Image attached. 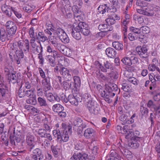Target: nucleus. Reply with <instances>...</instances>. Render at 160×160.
<instances>
[{
    "instance_id": "f257e3e1",
    "label": "nucleus",
    "mask_w": 160,
    "mask_h": 160,
    "mask_svg": "<svg viewBox=\"0 0 160 160\" xmlns=\"http://www.w3.org/2000/svg\"><path fill=\"white\" fill-rule=\"evenodd\" d=\"M117 86L115 84H112L106 87V91H104L101 94L102 97L104 98L108 103H112V101L111 98L115 95V92L118 90Z\"/></svg>"
},
{
    "instance_id": "f03ea898",
    "label": "nucleus",
    "mask_w": 160,
    "mask_h": 160,
    "mask_svg": "<svg viewBox=\"0 0 160 160\" xmlns=\"http://www.w3.org/2000/svg\"><path fill=\"white\" fill-rule=\"evenodd\" d=\"M13 46V49L22 50L25 53L29 52L30 46L29 41L28 39H26L24 40H21L18 42L14 43Z\"/></svg>"
},
{
    "instance_id": "7ed1b4c3",
    "label": "nucleus",
    "mask_w": 160,
    "mask_h": 160,
    "mask_svg": "<svg viewBox=\"0 0 160 160\" xmlns=\"http://www.w3.org/2000/svg\"><path fill=\"white\" fill-rule=\"evenodd\" d=\"M94 64L97 68H99L102 71L104 72H107L113 69V64L109 61L106 60L104 62V67L98 61H96Z\"/></svg>"
},
{
    "instance_id": "20e7f679",
    "label": "nucleus",
    "mask_w": 160,
    "mask_h": 160,
    "mask_svg": "<svg viewBox=\"0 0 160 160\" xmlns=\"http://www.w3.org/2000/svg\"><path fill=\"white\" fill-rule=\"evenodd\" d=\"M87 108L91 114L97 115L99 113L100 109L97 103L94 101L86 105Z\"/></svg>"
},
{
    "instance_id": "39448f33",
    "label": "nucleus",
    "mask_w": 160,
    "mask_h": 160,
    "mask_svg": "<svg viewBox=\"0 0 160 160\" xmlns=\"http://www.w3.org/2000/svg\"><path fill=\"white\" fill-rule=\"evenodd\" d=\"M6 27L7 32L9 35L12 36L16 33L17 27L14 22L11 21H8L6 23Z\"/></svg>"
},
{
    "instance_id": "423d86ee",
    "label": "nucleus",
    "mask_w": 160,
    "mask_h": 160,
    "mask_svg": "<svg viewBox=\"0 0 160 160\" xmlns=\"http://www.w3.org/2000/svg\"><path fill=\"white\" fill-rule=\"evenodd\" d=\"M5 72L8 73L6 76L10 83L13 84L16 83L17 80V78L16 75V73L14 72H12V71H10L9 68L6 67L5 68Z\"/></svg>"
},
{
    "instance_id": "0eeeda50",
    "label": "nucleus",
    "mask_w": 160,
    "mask_h": 160,
    "mask_svg": "<svg viewBox=\"0 0 160 160\" xmlns=\"http://www.w3.org/2000/svg\"><path fill=\"white\" fill-rule=\"evenodd\" d=\"M68 132L66 131L63 132L62 133L60 132V134H57L56 135V137H57V140L58 141L61 143L63 142H67L69 139V136L68 132H70L71 128H68Z\"/></svg>"
},
{
    "instance_id": "6e6552de",
    "label": "nucleus",
    "mask_w": 160,
    "mask_h": 160,
    "mask_svg": "<svg viewBox=\"0 0 160 160\" xmlns=\"http://www.w3.org/2000/svg\"><path fill=\"white\" fill-rule=\"evenodd\" d=\"M36 38H32L30 40V43L32 48L33 53L37 54L39 53L41 46H42L41 43H38L36 40Z\"/></svg>"
},
{
    "instance_id": "1a4fd4ad",
    "label": "nucleus",
    "mask_w": 160,
    "mask_h": 160,
    "mask_svg": "<svg viewBox=\"0 0 160 160\" xmlns=\"http://www.w3.org/2000/svg\"><path fill=\"white\" fill-rule=\"evenodd\" d=\"M136 51L141 58H147L148 57V49L146 45H144L142 47L138 46L136 48Z\"/></svg>"
},
{
    "instance_id": "9d476101",
    "label": "nucleus",
    "mask_w": 160,
    "mask_h": 160,
    "mask_svg": "<svg viewBox=\"0 0 160 160\" xmlns=\"http://www.w3.org/2000/svg\"><path fill=\"white\" fill-rule=\"evenodd\" d=\"M8 90L7 85L4 82H0V98L5 100L7 97Z\"/></svg>"
},
{
    "instance_id": "9b49d317",
    "label": "nucleus",
    "mask_w": 160,
    "mask_h": 160,
    "mask_svg": "<svg viewBox=\"0 0 160 160\" xmlns=\"http://www.w3.org/2000/svg\"><path fill=\"white\" fill-rule=\"evenodd\" d=\"M60 74L67 81H70L71 78V75L69 70L65 67H62L59 70Z\"/></svg>"
},
{
    "instance_id": "f8f14e48",
    "label": "nucleus",
    "mask_w": 160,
    "mask_h": 160,
    "mask_svg": "<svg viewBox=\"0 0 160 160\" xmlns=\"http://www.w3.org/2000/svg\"><path fill=\"white\" fill-rule=\"evenodd\" d=\"M15 9L12 7L6 5H3L2 7V10L3 13L8 17L12 16V12H13Z\"/></svg>"
},
{
    "instance_id": "ddd939ff",
    "label": "nucleus",
    "mask_w": 160,
    "mask_h": 160,
    "mask_svg": "<svg viewBox=\"0 0 160 160\" xmlns=\"http://www.w3.org/2000/svg\"><path fill=\"white\" fill-rule=\"evenodd\" d=\"M81 28L79 25H77L75 27L73 25V28L72 29V37L77 40H79L81 38V35L80 33V29Z\"/></svg>"
},
{
    "instance_id": "4468645a",
    "label": "nucleus",
    "mask_w": 160,
    "mask_h": 160,
    "mask_svg": "<svg viewBox=\"0 0 160 160\" xmlns=\"http://www.w3.org/2000/svg\"><path fill=\"white\" fill-rule=\"evenodd\" d=\"M73 85L71 88L72 91H76L77 92L79 90L81 86V80L80 78L78 76L73 77ZM73 91H72V92Z\"/></svg>"
},
{
    "instance_id": "2eb2a0df",
    "label": "nucleus",
    "mask_w": 160,
    "mask_h": 160,
    "mask_svg": "<svg viewBox=\"0 0 160 160\" xmlns=\"http://www.w3.org/2000/svg\"><path fill=\"white\" fill-rule=\"evenodd\" d=\"M26 142L27 145L30 147L31 149L34 147V136L30 133L27 134L26 139Z\"/></svg>"
},
{
    "instance_id": "dca6fc26",
    "label": "nucleus",
    "mask_w": 160,
    "mask_h": 160,
    "mask_svg": "<svg viewBox=\"0 0 160 160\" xmlns=\"http://www.w3.org/2000/svg\"><path fill=\"white\" fill-rule=\"evenodd\" d=\"M42 83L44 91L47 92L50 89L51 86L50 78L49 77H47L45 78H43L42 81Z\"/></svg>"
},
{
    "instance_id": "f3484780",
    "label": "nucleus",
    "mask_w": 160,
    "mask_h": 160,
    "mask_svg": "<svg viewBox=\"0 0 160 160\" xmlns=\"http://www.w3.org/2000/svg\"><path fill=\"white\" fill-rule=\"evenodd\" d=\"M77 25L80 26L81 28L80 29V31L85 36H88L89 33L90 31L87 25L82 22H79Z\"/></svg>"
},
{
    "instance_id": "a211bd4d",
    "label": "nucleus",
    "mask_w": 160,
    "mask_h": 160,
    "mask_svg": "<svg viewBox=\"0 0 160 160\" xmlns=\"http://www.w3.org/2000/svg\"><path fill=\"white\" fill-rule=\"evenodd\" d=\"M57 54H54L52 55H48L46 56V59L52 67H54L55 66L56 59V57H57Z\"/></svg>"
},
{
    "instance_id": "6ab92c4d",
    "label": "nucleus",
    "mask_w": 160,
    "mask_h": 160,
    "mask_svg": "<svg viewBox=\"0 0 160 160\" xmlns=\"http://www.w3.org/2000/svg\"><path fill=\"white\" fill-rule=\"evenodd\" d=\"M95 134V131L94 129L92 128H88L85 130L84 136L86 138L89 139L94 136Z\"/></svg>"
},
{
    "instance_id": "aec40b11",
    "label": "nucleus",
    "mask_w": 160,
    "mask_h": 160,
    "mask_svg": "<svg viewBox=\"0 0 160 160\" xmlns=\"http://www.w3.org/2000/svg\"><path fill=\"white\" fill-rule=\"evenodd\" d=\"M69 102L72 105L77 106L78 105L79 98L77 96L72 94L69 95L68 96Z\"/></svg>"
},
{
    "instance_id": "412c9836",
    "label": "nucleus",
    "mask_w": 160,
    "mask_h": 160,
    "mask_svg": "<svg viewBox=\"0 0 160 160\" xmlns=\"http://www.w3.org/2000/svg\"><path fill=\"white\" fill-rule=\"evenodd\" d=\"M125 74H126V75H128L129 74L130 76H126V77H128V80L129 82L132 83L134 85H137L138 84V81L135 78L132 77L133 75L132 72L127 71L125 72Z\"/></svg>"
},
{
    "instance_id": "4be33fe9",
    "label": "nucleus",
    "mask_w": 160,
    "mask_h": 160,
    "mask_svg": "<svg viewBox=\"0 0 160 160\" xmlns=\"http://www.w3.org/2000/svg\"><path fill=\"white\" fill-rule=\"evenodd\" d=\"M137 11L139 14L148 16H152L153 15V13L151 12H152V10H150L148 8L144 9H137Z\"/></svg>"
},
{
    "instance_id": "5701e85b",
    "label": "nucleus",
    "mask_w": 160,
    "mask_h": 160,
    "mask_svg": "<svg viewBox=\"0 0 160 160\" xmlns=\"http://www.w3.org/2000/svg\"><path fill=\"white\" fill-rule=\"evenodd\" d=\"M98 29L102 32H107L111 31L113 29V27L112 26L107 24H101L99 25Z\"/></svg>"
},
{
    "instance_id": "b1692460",
    "label": "nucleus",
    "mask_w": 160,
    "mask_h": 160,
    "mask_svg": "<svg viewBox=\"0 0 160 160\" xmlns=\"http://www.w3.org/2000/svg\"><path fill=\"white\" fill-rule=\"evenodd\" d=\"M36 39L38 40L37 41L38 43H41V42H44L48 40V38L44 34L41 32H39L38 33V35Z\"/></svg>"
},
{
    "instance_id": "393cba45",
    "label": "nucleus",
    "mask_w": 160,
    "mask_h": 160,
    "mask_svg": "<svg viewBox=\"0 0 160 160\" xmlns=\"http://www.w3.org/2000/svg\"><path fill=\"white\" fill-rule=\"evenodd\" d=\"M106 53L107 56L109 58H114L116 55V50L111 48H108L106 50Z\"/></svg>"
},
{
    "instance_id": "a878e982",
    "label": "nucleus",
    "mask_w": 160,
    "mask_h": 160,
    "mask_svg": "<svg viewBox=\"0 0 160 160\" xmlns=\"http://www.w3.org/2000/svg\"><path fill=\"white\" fill-rule=\"evenodd\" d=\"M51 150L53 153V155L55 157H58V154L61 153L62 150L59 146L57 145L54 146L52 145L51 147Z\"/></svg>"
},
{
    "instance_id": "bb28decb",
    "label": "nucleus",
    "mask_w": 160,
    "mask_h": 160,
    "mask_svg": "<svg viewBox=\"0 0 160 160\" xmlns=\"http://www.w3.org/2000/svg\"><path fill=\"white\" fill-rule=\"evenodd\" d=\"M79 160H94L95 158L93 155H89L86 153L81 154L79 153Z\"/></svg>"
},
{
    "instance_id": "cd10ccee",
    "label": "nucleus",
    "mask_w": 160,
    "mask_h": 160,
    "mask_svg": "<svg viewBox=\"0 0 160 160\" xmlns=\"http://www.w3.org/2000/svg\"><path fill=\"white\" fill-rule=\"evenodd\" d=\"M60 47L63 48L62 49H61L60 51L64 55L68 57H70L72 56V51L71 49L67 47H64L63 45H61Z\"/></svg>"
},
{
    "instance_id": "c85d7f7f",
    "label": "nucleus",
    "mask_w": 160,
    "mask_h": 160,
    "mask_svg": "<svg viewBox=\"0 0 160 160\" xmlns=\"http://www.w3.org/2000/svg\"><path fill=\"white\" fill-rule=\"evenodd\" d=\"M74 126L78 127H81L82 128H84L86 127V125L83 124L82 120L79 118H77L73 122Z\"/></svg>"
},
{
    "instance_id": "c756f323",
    "label": "nucleus",
    "mask_w": 160,
    "mask_h": 160,
    "mask_svg": "<svg viewBox=\"0 0 160 160\" xmlns=\"http://www.w3.org/2000/svg\"><path fill=\"white\" fill-rule=\"evenodd\" d=\"M98 12L100 14H103L106 12H108L109 8L107 5L105 4L104 5H100L98 8Z\"/></svg>"
},
{
    "instance_id": "7c9ffc66",
    "label": "nucleus",
    "mask_w": 160,
    "mask_h": 160,
    "mask_svg": "<svg viewBox=\"0 0 160 160\" xmlns=\"http://www.w3.org/2000/svg\"><path fill=\"white\" fill-rule=\"evenodd\" d=\"M83 101L85 105L88 103L94 102L92 100L91 95L88 92L85 93L83 96Z\"/></svg>"
},
{
    "instance_id": "2f4dec72",
    "label": "nucleus",
    "mask_w": 160,
    "mask_h": 160,
    "mask_svg": "<svg viewBox=\"0 0 160 160\" xmlns=\"http://www.w3.org/2000/svg\"><path fill=\"white\" fill-rule=\"evenodd\" d=\"M142 140V138H133L131 144L132 145V147L133 148H137L139 146V143L140 142V141Z\"/></svg>"
},
{
    "instance_id": "473e14b6",
    "label": "nucleus",
    "mask_w": 160,
    "mask_h": 160,
    "mask_svg": "<svg viewBox=\"0 0 160 160\" xmlns=\"http://www.w3.org/2000/svg\"><path fill=\"white\" fill-rule=\"evenodd\" d=\"M52 109L54 112L58 113L61 111H63L64 108L60 104H57L53 106Z\"/></svg>"
},
{
    "instance_id": "72a5a7b5",
    "label": "nucleus",
    "mask_w": 160,
    "mask_h": 160,
    "mask_svg": "<svg viewBox=\"0 0 160 160\" xmlns=\"http://www.w3.org/2000/svg\"><path fill=\"white\" fill-rule=\"evenodd\" d=\"M74 18L76 21H81L83 19L84 14L83 12H76L74 14Z\"/></svg>"
},
{
    "instance_id": "f704fd0d",
    "label": "nucleus",
    "mask_w": 160,
    "mask_h": 160,
    "mask_svg": "<svg viewBox=\"0 0 160 160\" xmlns=\"http://www.w3.org/2000/svg\"><path fill=\"white\" fill-rule=\"evenodd\" d=\"M60 36L59 38L62 41L65 43H68L69 42V39L66 33L64 32Z\"/></svg>"
},
{
    "instance_id": "c9c22d12",
    "label": "nucleus",
    "mask_w": 160,
    "mask_h": 160,
    "mask_svg": "<svg viewBox=\"0 0 160 160\" xmlns=\"http://www.w3.org/2000/svg\"><path fill=\"white\" fill-rule=\"evenodd\" d=\"M113 47L118 50H121L123 49V45L121 43L118 42H112Z\"/></svg>"
},
{
    "instance_id": "e433bc0d",
    "label": "nucleus",
    "mask_w": 160,
    "mask_h": 160,
    "mask_svg": "<svg viewBox=\"0 0 160 160\" xmlns=\"http://www.w3.org/2000/svg\"><path fill=\"white\" fill-rule=\"evenodd\" d=\"M26 102L27 103L33 105H36L37 103L36 96L34 95L32 97H29V98L27 99Z\"/></svg>"
},
{
    "instance_id": "4c0bfd02",
    "label": "nucleus",
    "mask_w": 160,
    "mask_h": 160,
    "mask_svg": "<svg viewBox=\"0 0 160 160\" xmlns=\"http://www.w3.org/2000/svg\"><path fill=\"white\" fill-rule=\"evenodd\" d=\"M38 101L39 105L41 107H46L48 106L46 99L41 97L38 98Z\"/></svg>"
},
{
    "instance_id": "58836bf2",
    "label": "nucleus",
    "mask_w": 160,
    "mask_h": 160,
    "mask_svg": "<svg viewBox=\"0 0 160 160\" xmlns=\"http://www.w3.org/2000/svg\"><path fill=\"white\" fill-rule=\"evenodd\" d=\"M133 18L140 24L144 22L143 17L142 16L134 15L133 16Z\"/></svg>"
},
{
    "instance_id": "ea45409f",
    "label": "nucleus",
    "mask_w": 160,
    "mask_h": 160,
    "mask_svg": "<svg viewBox=\"0 0 160 160\" xmlns=\"http://www.w3.org/2000/svg\"><path fill=\"white\" fill-rule=\"evenodd\" d=\"M121 61L124 64L128 66H131L132 63L130 58L128 57H125L122 58Z\"/></svg>"
},
{
    "instance_id": "a19ab883",
    "label": "nucleus",
    "mask_w": 160,
    "mask_h": 160,
    "mask_svg": "<svg viewBox=\"0 0 160 160\" xmlns=\"http://www.w3.org/2000/svg\"><path fill=\"white\" fill-rule=\"evenodd\" d=\"M89 149L91 152L94 155H96L98 149V147L95 146L94 145L91 144L89 146Z\"/></svg>"
},
{
    "instance_id": "79ce46f5",
    "label": "nucleus",
    "mask_w": 160,
    "mask_h": 160,
    "mask_svg": "<svg viewBox=\"0 0 160 160\" xmlns=\"http://www.w3.org/2000/svg\"><path fill=\"white\" fill-rule=\"evenodd\" d=\"M35 90L34 88H32L31 89L27 90L25 92L26 95L28 97H32L36 95L35 93Z\"/></svg>"
},
{
    "instance_id": "37998d69",
    "label": "nucleus",
    "mask_w": 160,
    "mask_h": 160,
    "mask_svg": "<svg viewBox=\"0 0 160 160\" xmlns=\"http://www.w3.org/2000/svg\"><path fill=\"white\" fill-rule=\"evenodd\" d=\"M46 51L49 53H52L53 54H57L58 52L57 50H53L52 47L51 45H48L47 46Z\"/></svg>"
},
{
    "instance_id": "c03bdc74",
    "label": "nucleus",
    "mask_w": 160,
    "mask_h": 160,
    "mask_svg": "<svg viewBox=\"0 0 160 160\" xmlns=\"http://www.w3.org/2000/svg\"><path fill=\"white\" fill-rule=\"evenodd\" d=\"M61 85L65 90H68L69 88H71H71L72 87L71 83L69 84L68 82L65 81H64L62 82Z\"/></svg>"
},
{
    "instance_id": "a18cd8bd",
    "label": "nucleus",
    "mask_w": 160,
    "mask_h": 160,
    "mask_svg": "<svg viewBox=\"0 0 160 160\" xmlns=\"http://www.w3.org/2000/svg\"><path fill=\"white\" fill-rule=\"evenodd\" d=\"M64 31L60 28H57L56 30L54 29L53 32H54V34L58 36L59 38L60 36L62 34Z\"/></svg>"
},
{
    "instance_id": "49530a36",
    "label": "nucleus",
    "mask_w": 160,
    "mask_h": 160,
    "mask_svg": "<svg viewBox=\"0 0 160 160\" xmlns=\"http://www.w3.org/2000/svg\"><path fill=\"white\" fill-rule=\"evenodd\" d=\"M28 33L29 36L31 38H36L35 36L37 35V32H35L34 29L33 27H31L30 28Z\"/></svg>"
},
{
    "instance_id": "de8ad7c7",
    "label": "nucleus",
    "mask_w": 160,
    "mask_h": 160,
    "mask_svg": "<svg viewBox=\"0 0 160 160\" xmlns=\"http://www.w3.org/2000/svg\"><path fill=\"white\" fill-rule=\"evenodd\" d=\"M57 57H56V58L58 59L59 63L60 64H62L65 58L62 55H61L60 53L59 52L57 53Z\"/></svg>"
},
{
    "instance_id": "09e8293b",
    "label": "nucleus",
    "mask_w": 160,
    "mask_h": 160,
    "mask_svg": "<svg viewBox=\"0 0 160 160\" xmlns=\"http://www.w3.org/2000/svg\"><path fill=\"white\" fill-rule=\"evenodd\" d=\"M77 4H76L72 6V9L73 12V14L76 12H81L82 11L80 10V9L81 8L82 6H78Z\"/></svg>"
},
{
    "instance_id": "8fccbe9b",
    "label": "nucleus",
    "mask_w": 160,
    "mask_h": 160,
    "mask_svg": "<svg viewBox=\"0 0 160 160\" xmlns=\"http://www.w3.org/2000/svg\"><path fill=\"white\" fill-rule=\"evenodd\" d=\"M16 50V54L17 57L19 58H22L24 57V53L23 51L20 50L19 49L15 50Z\"/></svg>"
},
{
    "instance_id": "3c124183",
    "label": "nucleus",
    "mask_w": 160,
    "mask_h": 160,
    "mask_svg": "<svg viewBox=\"0 0 160 160\" xmlns=\"http://www.w3.org/2000/svg\"><path fill=\"white\" fill-rule=\"evenodd\" d=\"M38 134L41 137H45L46 134V131L44 129L40 128L39 129L38 131Z\"/></svg>"
},
{
    "instance_id": "603ef678",
    "label": "nucleus",
    "mask_w": 160,
    "mask_h": 160,
    "mask_svg": "<svg viewBox=\"0 0 160 160\" xmlns=\"http://www.w3.org/2000/svg\"><path fill=\"white\" fill-rule=\"evenodd\" d=\"M136 4L137 6L141 7H144L147 6V3L141 0H137Z\"/></svg>"
},
{
    "instance_id": "864d4df0",
    "label": "nucleus",
    "mask_w": 160,
    "mask_h": 160,
    "mask_svg": "<svg viewBox=\"0 0 160 160\" xmlns=\"http://www.w3.org/2000/svg\"><path fill=\"white\" fill-rule=\"evenodd\" d=\"M45 96L47 97V99L50 102H52L54 100V97L53 94L51 93H48L47 92L45 91L44 93Z\"/></svg>"
},
{
    "instance_id": "5fc2aeb1",
    "label": "nucleus",
    "mask_w": 160,
    "mask_h": 160,
    "mask_svg": "<svg viewBox=\"0 0 160 160\" xmlns=\"http://www.w3.org/2000/svg\"><path fill=\"white\" fill-rule=\"evenodd\" d=\"M142 32L143 34L148 33L150 31V28L147 26H144L141 27Z\"/></svg>"
},
{
    "instance_id": "6e6d98bb",
    "label": "nucleus",
    "mask_w": 160,
    "mask_h": 160,
    "mask_svg": "<svg viewBox=\"0 0 160 160\" xmlns=\"http://www.w3.org/2000/svg\"><path fill=\"white\" fill-rule=\"evenodd\" d=\"M55 127H56V129L53 131V135L56 137V135L57 134H60V130L59 129V124L58 123H57L55 125Z\"/></svg>"
},
{
    "instance_id": "4d7b16f0",
    "label": "nucleus",
    "mask_w": 160,
    "mask_h": 160,
    "mask_svg": "<svg viewBox=\"0 0 160 160\" xmlns=\"http://www.w3.org/2000/svg\"><path fill=\"white\" fill-rule=\"evenodd\" d=\"M106 21L108 25L111 26L115 22V20L113 18L111 17L107 18L106 19Z\"/></svg>"
},
{
    "instance_id": "13d9d810",
    "label": "nucleus",
    "mask_w": 160,
    "mask_h": 160,
    "mask_svg": "<svg viewBox=\"0 0 160 160\" xmlns=\"http://www.w3.org/2000/svg\"><path fill=\"white\" fill-rule=\"evenodd\" d=\"M140 109L142 115L146 114H147L148 113V110L147 108L146 107L141 106L140 107Z\"/></svg>"
},
{
    "instance_id": "bf43d9fd",
    "label": "nucleus",
    "mask_w": 160,
    "mask_h": 160,
    "mask_svg": "<svg viewBox=\"0 0 160 160\" xmlns=\"http://www.w3.org/2000/svg\"><path fill=\"white\" fill-rule=\"evenodd\" d=\"M131 31L136 34H139L141 33V30L140 29L131 27L130 28Z\"/></svg>"
},
{
    "instance_id": "052dcab7",
    "label": "nucleus",
    "mask_w": 160,
    "mask_h": 160,
    "mask_svg": "<svg viewBox=\"0 0 160 160\" xmlns=\"http://www.w3.org/2000/svg\"><path fill=\"white\" fill-rule=\"evenodd\" d=\"M45 27L46 28V29H49L52 32H53L54 31V27L51 22H47L45 25Z\"/></svg>"
},
{
    "instance_id": "680f3d73",
    "label": "nucleus",
    "mask_w": 160,
    "mask_h": 160,
    "mask_svg": "<svg viewBox=\"0 0 160 160\" xmlns=\"http://www.w3.org/2000/svg\"><path fill=\"white\" fill-rule=\"evenodd\" d=\"M45 121L46 122H44V124L43 125V127L44 128H45L44 129L46 130V131H49L50 130V127L48 123L47 119L45 118Z\"/></svg>"
},
{
    "instance_id": "e2e57ef3",
    "label": "nucleus",
    "mask_w": 160,
    "mask_h": 160,
    "mask_svg": "<svg viewBox=\"0 0 160 160\" xmlns=\"http://www.w3.org/2000/svg\"><path fill=\"white\" fill-rule=\"evenodd\" d=\"M32 158L34 160H42L43 159L42 155H32Z\"/></svg>"
},
{
    "instance_id": "0e129e2a",
    "label": "nucleus",
    "mask_w": 160,
    "mask_h": 160,
    "mask_svg": "<svg viewBox=\"0 0 160 160\" xmlns=\"http://www.w3.org/2000/svg\"><path fill=\"white\" fill-rule=\"evenodd\" d=\"M122 32L124 36V39H127V32L128 27L127 26H122Z\"/></svg>"
},
{
    "instance_id": "69168bd1",
    "label": "nucleus",
    "mask_w": 160,
    "mask_h": 160,
    "mask_svg": "<svg viewBox=\"0 0 160 160\" xmlns=\"http://www.w3.org/2000/svg\"><path fill=\"white\" fill-rule=\"evenodd\" d=\"M33 155H42V152L41 150L38 148H37L33 151Z\"/></svg>"
},
{
    "instance_id": "338daca9",
    "label": "nucleus",
    "mask_w": 160,
    "mask_h": 160,
    "mask_svg": "<svg viewBox=\"0 0 160 160\" xmlns=\"http://www.w3.org/2000/svg\"><path fill=\"white\" fill-rule=\"evenodd\" d=\"M122 88L123 90L126 92H128L130 89V87L126 83H123L122 84Z\"/></svg>"
},
{
    "instance_id": "774afa93",
    "label": "nucleus",
    "mask_w": 160,
    "mask_h": 160,
    "mask_svg": "<svg viewBox=\"0 0 160 160\" xmlns=\"http://www.w3.org/2000/svg\"><path fill=\"white\" fill-rule=\"evenodd\" d=\"M79 153L77 154L74 153L70 158L71 160H79Z\"/></svg>"
}]
</instances>
